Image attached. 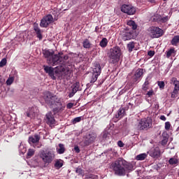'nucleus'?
<instances>
[{"mask_svg": "<svg viewBox=\"0 0 179 179\" xmlns=\"http://www.w3.org/2000/svg\"><path fill=\"white\" fill-rule=\"evenodd\" d=\"M110 169L113 171L115 176L125 177L128 173L134 171V165L122 157H119L111 162Z\"/></svg>", "mask_w": 179, "mask_h": 179, "instance_id": "f257e3e1", "label": "nucleus"}, {"mask_svg": "<svg viewBox=\"0 0 179 179\" xmlns=\"http://www.w3.org/2000/svg\"><path fill=\"white\" fill-rule=\"evenodd\" d=\"M43 57L46 59L47 64L52 65V66H57L59 65L61 68L66 66L68 64V59H69V55H64L63 53H59L55 55L53 50H45L43 51Z\"/></svg>", "mask_w": 179, "mask_h": 179, "instance_id": "f03ea898", "label": "nucleus"}, {"mask_svg": "<svg viewBox=\"0 0 179 179\" xmlns=\"http://www.w3.org/2000/svg\"><path fill=\"white\" fill-rule=\"evenodd\" d=\"M43 99L46 104L53 108L54 114L62 113L65 110V105L62 104L61 99L52 94L50 91L43 92Z\"/></svg>", "mask_w": 179, "mask_h": 179, "instance_id": "7ed1b4c3", "label": "nucleus"}, {"mask_svg": "<svg viewBox=\"0 0 179 179\" xmlns=\"http://www.w3.org/2000/svg\"><path fill=\"white\" fill-rule=\"evenodd\" d=\"M122 55V51L120 46H115L110 50L109 56L110 64H117Z\"/></svg>", "mask_w": 179, "mask_h": 179, "instance_id": "20e7f679", "label": "nucleus"}, {"mask_svg": "<svg viewBox=\"0 0 179 179\" xmlns=\"http://www.w3.org/2000/svg\"><path fill=\"white\" fill-rule=\"evenodd\" d=\"M40 157L45 164H50L55 159V154L52 151L43 150L40 154Z\"/></svg>", "mask_w": 179, "mask_h": 179, "instance_id": "39448f33", "label": "nucleus"}, {"mask_svg": "<svg viewBox=\"0 0 179 179\" xmlns=\"http://www.w3.org/2000/svg\"><path fill=\"white\" fill-rule=\"evenodd\" d=\"M148 31L151 38H159V37H162L164 34V31L159 27H150L148 28Z\"/></svg>", "mask_w": 179, "mask_h": 179, "instance_id": "423d86ee", "label": "nucleus"}, {"mask_svg": "<svg viewBox=\"0 0 179 179\" xmlns=\"http://www.w3.org/2000/svg\"><path fill=\"white\" fill-rule=\"evenodd\" d=\"M150 127H152V121L148 119H141L135 125V128L137 131H144V129L148 130Z\"/></svg>", "mask_w": 179, "mask_h": 179, "instance_id": "0eeeda50", "label": "nucleus"}, {"mask_svg": "<svg viewBox=\"0 0 179 179\" xmlns=\"http://www.w3.org/2000/svg\"><path fill=\"white\" fill-rule=\"evenodd\" d=\"M120 10L123 13H126L129 16L135 15L136 13V8L131 4H123L120 7Z\"/></svg>", "mask_w": 179, "mask_h": 179, "instance_id": "6e6552de", "label": "nucleus"}, {"mask_svg": "<svg viewBox=\"0 0 179 179\" xmlns=\"http://www.w3.org/2000/svg\"><path fill=\"white\" fill-rule=\"evenodd\" d=\"M97 138V134L94 132L90 133L87 136H85V138L84 140V146H90L92 143H94L96 139Z\"/></svg>", "mask_w": 179, "mask_h": 179, "instance_id": "1a4fd4ad", "label": "nucleus"}, {"mask_svg": "<svg viewBox=\"0 0 179 179\" xmlns=\"http://www.w3.org/2000/svg\"><path fill=\"white\" fill-rule=\"evenodd\" d=\"M171 84L174 85V90L171 94V97L172 99H176L177 94H178L179 91V81L177 80V78L173 77L171 79Z\"/></svg>", "mask_w": 179, "mask_h": 179, "instance_id": "9d476101", "label": "nucleus"}, {"mask_svg": "<svg viewBox=\"0 0 179 179\" xmlns=\"http://www.w3.org/2000/svg\"><path fill=\"white\" fill-rule=\"evenodd\" d=\"M171 84L174 85V90L171 94V97L172 99H176L177 94H178L179 91V81L177 80V78L173 77L171 79Z\"/></svg>", "mask_w": 179, "mask_h": 179, "instance_id": "9b49d317", "label": "nucleus"}, {"mask_svg": "<svg viewBox=\"0 0 179 179\" xmlns=\"http://www.w3.org/2000/svg\"><path fill=\"white\" fill-rule=\"evenodd\" d=\"M54 20V18L52 17V15H48L43 17V19L41 21L40 26L41 27H45L47 28L51 23H52Z\"/></svg>", "mask_w": 179, "mask_h": 179, "instance_id": "f8f14e48", "label": "nucleus"}, {"mask_svg": "<svg viewBox=\"0 0 179 179\" xmlns=\"http://www.w3.org/2000/svg\"><path fill=\"white\" fill-rule=\"evenodd\" d=\"M45 122L48 125H54L55 124V117L52 112H48L45 115Z\"/></svg>", "mask_w": 179, "mask_h": 179, "instance_id": "ddd939ff", "label": "nucleus"}, {"mask_svg": "<svg viewBox=\"0 0 179 179\" xmlns=\"http://www.w3.org/2000/svg\"><path fill=\"white\" fill-rule=\"evenodd\" d=\"M72 90L71 92L69 94V97H73V96H75V94H76L79 88L80 87V83H79V82H76L72 86Z\"/></svg>", "mask_w": 179, "mask_h": 179, "instance_id": "4468645a", "label": "nucleus"}, {"mask_svg": "<svg viewBox=\"0 0 179 179\" xmlns=\"http://www.w3.org/2000/svg\"><path fill=\"white\" fill-rule=\"evenodd\" d=\"M150 156L154 159H159L160 157V148L156 147L150 150Z\"/></svg>", "mask_w": 179, "mask_h": 179, "instance_id": "2eb2a0df", "label": "nucleus"}, {"mask_svg": "<svg viewBox=\"0 0 179 179\" xmlns=\"http://www.w3.org/2000/svg\"><path fill=\"white\" fill-rule=\"evenodd\" d=\"M43 68L45 73H48L49 76H50L53 80H55V76H54V68L45 65L43 66Z\"/></svg>", "mask_w": 179, "mask_h": 179, "instance_id": "dca6fc26", "label": "nucleus"}, {"mask_svg": "<svg viewBox=\"0 0 179 179\" xmlns=\"http://www.w3.org/2000/svg\"><path fill=\"white\" fill-rule=\"evenodd\" d=\"M28 142L29 145L38 143V142H40V136L38 134H35L34 136H29Z\"/></svg>", "mask_w": 179, "mask_h": 179, "instance_id": "f3484780", "label": "nucleus"}, {"mask_svg": "<svg viewBox=\"0 0 179 179\" xmlns=\"http://www.w3.org/2000/svg\"><path fill=\"white\" fill-rule=\"evenodd\" d=\"M34 30L37 35V38L39 40H43V34H41V29L38 27V24L35 22L34 23Z\"/></svg>", "mask_w": 179, "mask_h": 179, "instance_id": "a211bd4d", "label": "nucleus"}, {"mask_svg": "<svg viewBox=\"0 0 179 179\" xmlns=\"http://www.w3.org/2000/svg\"><path fill=\"white\" fill-rule=\"evenodd\" d=\"M143 76V69H138L134 73V80L138 82Z\"/></svg>", "mask_w": 179, "mask_h": 179, "instance_id": "6ab92c4d", "label": "nucleus"}, {"mask_svg": "<svg viewBox=\"0 0 179 179\" xmlns=\"http://www.w3.org/2000/svg\"><path fill=\"white\" fill-rule=\"evenodd\" d=\"M122 38L123 41H127L128 40H132L134 38V34L132 32H125L122 34Z\"/></svg>", "mask_w": 179, "mask_h": 179, "instance_id": "aec40b11", "label": "nucleus"}, {"mask_svg": "<svg viewBox=\"0 0 179 179\" xmlns=\"http://www.w3.org/2000/svg\"><path fill=\"white\" fill-rule=\"evenodd\" d=\"M36 107H31L29 108V111L26 113L27 117H29V118H34L36 117Z\"/></svg>", "mask_w": 179, "mask_h": 179, "instance_id": "412c9836", "label": "nucleus"}, {"mask_svg": "<svg viewBox=\"0 0 179 179\" xmlns=\"http://www.w3.org/2000/svg\"><path fill=\"white\" fill-rule=\"evenodd\" d=\"M101 73V66L99 64H96L95 65V68L93 69V75H95L96 76H100Z\"/></svg>", "mask_w": 179, "mask_h": 179, "instance_id": "4be33fe9", "label": "nucleus"}, {"mask_svg": "<svg viewBox=\"0 0 179 179\" xmlns=\"http://www.w3.org/2000/svg\"><path fill=\"white\" fill-rule=\"evenodd\" d=\"M125 115V108L120 107L118 110L117 114L115 115V118H122Z\"/></svg>", "mask_w": 179, "mask_h": 179, "instance_id": "5701e85b", "label": "nucleus"}, {"mask_svg": "<svg viewBox=\"0 0 179 179\" xmlns=\"http://www.w3.org/2000/svg\"><path fill=\"white\" fill-rule=\"evenodd\" d=\"M54 166L57 170H59L64 166V160L61 159H56Z\"/></svg>", "mask_w": 179, "mask_h": 179, "instance_id": "b1692460", "label": "nucleus"}, {"mask_svg": "<svg viewBox=\"0 0 179 179\" xmlns=\"http://www.w3.org/2000/svg\"><path fill=\"white\" fill-rule=\"evenodd\" d=\"M169 163L171 166H177L178 164V157H173L169 159Z\"/></svg>", "mask_w": 179, "mask_h": 179, "instance_id": "393cba45", "label": "nucleus"}, {"mask_svg": "<svg viewBox=\"0 0 179 179\" xmlns=\"http://www.w3.org/2000/svg\"><path fill=\"white\" fill-rule=\"evenodd\" d=\"M59 155H64L65 153V145L62 143L59 144V148L56 149Z\"/></svg>", "mask_w": 179, "mask_h": 179, "instance_id": "a878e982", "label": "nucleus"}, {"mask_svg": "<svg viewBox=\"0 0 179 179\" xmlns=\"http://www.w3.org/2000/svg\"><path fill=\"white\" fill-rule=\"evenodd\" d=\"M127 48L129 52H132V51H134V50H135V42L131 41V42H129V43H127Z\"/></svg>", "mask_w": 179, "mask_h": 179, "instance_id": "bb28decb", "label": "nucleus"}, {"mask_svg": "<svg viewBox=\"0 0 179 179\" xmlns=\"http://www.w3.org/2000/svg\"><path fill=\"white\" fill-rule=\"evenodd\" d=\"M127 25L131 27L133 30H136L138 29V25L134 20H129L127 22Z\"/></svg>", "mask_w": 179, "mask_h": 179, "instance_id": "cd10ccee", "label": "nucleus"}, {"mask_svg": "<svg viewBox=\"0 0 179 179\" xmlns=\"http://www.w3.org/2000/svg\"><path fill=\"white\" fill-rule=\"evenodd\" d=\"M107 44H108V40H107V38H103L99 43V45L102 48H106V47H107Z\"/></svg>", "mask_w": 179, "mask_h": 179, "instance_id": "c85d7f7f", "label": "nucleus"}, {"mask_svg": "<svg viewBox=\"0 0 179 179\" xmlns=\"http://www.w3.org/2000/svg\"><path fill=\"white\" fill-rule=\"evenodd\" d=\"M83 46L84 48L89 49L92 47V43H90V41H89V39L86 38L83 42Z\"/></svg>", "mask_w": 179, "mask_h": 179, "instance_id": "c756f323", "label": "nucleus"}, {"mask_svg": "<svg viewBox=\"0 0 179 179\" xmlns=\"http://www.w3.org/2000/svg\"><path fill=\"white\" fill-rule=\"evenodd\" d=\"M171 45H177V43H179V36H175L171 40Z\"/></svg>", "mask_w": 179, "mask_h": 179, "instance_id": "7c9ffc66", "label": "nucleus"}, {"mask_svg": "<svg viewBox=\"0 0 179 179\" xmlns=\"http://www.w3.org/2000/svg\"><path fill=\"white\" fill-rule=\"evenodd\" d=\"M147 156L148 155L146 154L143 153V154H140V155H137L136 159V160L142 161V160H145L146 159Z\"/></svg>", "mask_w": 179, "mask_h": 179, "instance_id": "2f4dec72", "label": "nucleus"}, {"mask_svg": "<svg viewBox=\"0 0 179 179\" xmlns=\"http://www.w3.org/2000/svg\"><path fill=\"white\" fill-rule=\"evenodd\" d=\"M162 17V15H159V14H155L153 17H152V21L153 22H157V23L160 22V19Z\"/></svg>", "mask_w": 179, "mask_h": 179, "instance_id": "473e14b6", "label": "nucleus"}, {"mask_svg": "<svg viewBox=\"0 0 179 179\" xmlns=\"http://www.w3.org/2000/svg\"><path fill=\"white\" fill-rule=\"evenodd\" d=\"M162 145L164 146V145H167V142H169V137L164 136V134H162Z\"/></svg>", "mask_w": 179, "mask_h": 179, "instance_id": "72a5a7b5", "label": "nucleus"}, {"mask_svg": "<svg viewBox=\"0 0 179 179\" xmlns=\"http://www.w3.org/2000/svg\"><path fill=\"white\" fill-rule=\"evenodd\" d=\"M174 52H176L174 48H171L169 50L166 52V58H170V57H171V55H173Z\"/></svg>", "mask_w": 179, "mask_h": 179, "instance_id": "f704fd0d", "label": "nucleus"}, {"mask_svg": "<svg viewBox=\"0 0 179 179\" xmlns=\"http://www.w3.org/2000/svg\"><path fill=\"white\" fill-rule=\"evenodd\" d=\"M148 86H149V81L145 80L143 85L142 90H144V92H146V90H148V89H149Z\"/></svg>", "mask_w": 179, "mask_h": 179, "instance_id": "c9c22d12", "label": "nucleus"}, {"mask_svg": "<svg viewBox=\"0 0 179 179\" xmlns=\"http://www.w3.org/2000/svg\"><path fill=\"white\" fill-rule=\"evenodd\" d=\"M34 156V150L29 149L27 152V157L28 159H30V157Z\"/></svg>", "mask_w": 179, "mask_h": 179, "instance_id": "e433bc0d", "label": "nucleus"}, {"mask_svg": "<svg viewBox=\"0 0 179 179\" xmlns=\"http://www.w3.org/2000/svg\"><path fill=\"white\" fill-rule=\"evenodd\" d=\"M14 80H15V78H13V77L8 78V80H6V85L8 86H10V85L13 83Z\"/></svg>", "mask_w": 179, "mask_h": 179, "instance_id": "4c0bfd02", "label": "nucleus"}, {"mask_svg": "<svg viewBox=\"0 0 179 179\" xmlns=\"http://www.w3.org/2000/svg\"><path fill=\"white\" fill-rule=\"evenodd\" d=\"M98 78H99V76H96V74H92V77L90 80V83H94V82L97 81Z\"/></svg>", "mask_w": 179, "mask_h": 179, "instance_id": "58836bf2", "label": "nucleus"}, {"mask_svg": "<svg viewBox=\"0 0 179 179\" xmlns=\"http://www.w3.org/2000/svg\"><path fill=\"white\" fill-rule=\"evenodd\" d=\"M80 121H82V117H77L72 120L71 122H73V124H77V122H80Z\"/></svg>", "mask_w": 179, "mask_h": 179, "instance_id": "ea45409f", "label": "nucleus"}, {"mask_svg": "<svg viewBox=\"0 0 179 179\" xmlns=\"http://www.w3.org/2000/svg\"><path fill=\"white\" fill-rule=\"evenodd\" d=\"M7 60L6 58H3L0 62V68H3L6 65Z\"/></svg>", "mask_w": 179, "mask_h": 179, "instance_id": "a19ab883", "label": "nucleus"}, {"mask_svg": "<svg viewBox=\"0 0 179 179\" xmlns=\"http://www.w3.org/2000/svg\"><path fill=\"white\" fill-rule=\"evenodd\" d=\"M171 127V124L170 122H165V129L166 131H170V128Z\"/></svg>", "mask_w": 179, "mask_h": 179, "instance_id": "79ce46f5", "label": "nucleus"}, {"mask_svg": "<svg viewBox=\"0 0 179 179\" xmlns=\"http://www.w3.org/2000/svg\"><path fill=\"white\" fill-rule=\"evenodd\" d=\"M169 21V17L168 16H166V17H163L160 18V21L161 23H166V22H168Z\"/></svg>", "mask_w": 179, "mask_h": 179, "instance_id": "37998d69", "label": "nucleus"}, {"mask_svg": "<svg viewBox=\"0 0 179 179\" xmlns=\"http://www.w3.org/2000/svg\"><path fill=\"white\" fill-rule=\"evenodd\" d=\"M157 85L159 89H164L165 84L163 81H158Z\"/></svg>", "mask_w": 179, "mask_h": 179, "instance_id": "c03bdc74", "label": "nucleus"}, {"mask_svg": "<svg viewBox=\"0 0 179 179\" xmlns=\"http://www.w3.org/2000/svg\"><path fill=\"white\" fill-rule=\"evenodd\" d=\"M76 173L78 174L79 176L83 174V169L81 168H77L76 170Z\"/></svg>", "mask_w": 179, "mask_h": 179, "instance_id": "a18cd8bd", "label": "nucleus"}, {"mask_svg": "<svg viewBox=\"0 0 179 179\" xmlns=\"http://www.w3.org/2000/svg\"><path fill=\"white\" fill-rule=\"evenodd\" d=\"M153 94H155L153 90H150V91H148L147 92L146 96H148V97H152V96H153Z\"/></svg>", "mask_w": 179, "mask_h": 179, "instance_id": "49530a36", "label": "nucleus"}, {"mask_svg": "<svg viewBox=\"0 0 179 179\" xmlns=\"http://www.w3.org/2000/svg\"><path fill=\"white\" fill-rule=\"evenodd\" d=\"M87 178L96 179L97 178V176L94 174H89L88 176H87Z\"/></svg>", "mask_w": 179, "mask_h": 179, "instance_id": "de8ad7c7", "label": "nucleus"}, {"mask_svg": "<svg viewBox=\"0 0 179 179\" xmlns=\"http://www.w3.org/2000/svg\"><path fill=\"white\" fill-rule=\"evenodd\" d=\"M74 151L76 152V153H80V148H79V146L76 145L74 147Z\"/></svg>", "mask_w": 179, "mask_h": 179, "instance_id": "09e8293b", "label": "nucleus"}, {"mask_svg": "<svg viewBox=\"0 0 179 179\" xmlns=\"http://www.w3.org/2000/svg\"><path fill=\"white\" fill-rule=\"evenodd\" d=\"M117 146H119V148H124V144L122 141H119L117 142Z\"/></svg>", "mask_w": 179, "mask_h": 179, "instance_id": "8fccbe9b", "label": "nucleus"}, {"mask_svg": "<svg viewBox=\"0 0 179 179\" xmlns=\"http://www.w3.org/2000/svg\"><path fill=\"white\" fill-rule=\"evenodd\" d=\"M148 55L150 57H153L155 55V51L153 50L148 51Z\"/></svg>", "mask_w": 179, "mask_h": 179, "instance_id": "3c124183", "label": "nucleus"}, {"mask_svg": "<svg viewBox=\"0 0 179 179\" xmlns=\"http://www.w3.org/2000/svg\"><path fill=\"white\" fill-rule=\"evenodd\" d=\"M72 107H73V103H67V105H66L67 108L71 109V108H72Z\"/></svg>", "mask_w": 179, "mask_h": 179, "instance_id": "603ef678", "label": "nucleus"}, {"mask_svg": "<svg viewBox=\"0 0 179 179\" xmlns=\"http://www.w3.org/2000/svg\"><path fill=\"white\" fill-rule=\"evenodd\" d=\"M107 136H108V134H107V132H105L103 133L102 138L103 139H107Z\"/></svg>", "mask_w": 179, "mask_h": 179, "instance_id": "864d4df0", "label": "nucleus"}, {"mask_svg": "<svg viewBox=\"0 0 179 179\" xmlns=\"http://www.w3.org/2000/svg\"><path fill=\"white\" fill-rule=\"evenodd\" d=\"M159 119L162 120V121H166V120H167L164 115H161Z\"/></svg>", "mask_w": 179, "mask_h": 179, "instance_id": "5fc2aeb1", "label": "nucleus"}, {"mask_svg": "<svg viewBox=\"0 0 179 179\" xmlns=\"http://www.w3.org/2000/svg\"><path fill=\"white\" fill-rule=\"evenodd\" d=\"M5 82V79L2 78V76H0V85Z\"/></svg>", "mask_w": 179, "mask_h": 179, "instance_id": "6e6d98bb", "label": "nucleus"}, {"mask_svg": "<svg viewBox=\"0 0 179 179\" xmlns=\"http://www.w3.org/2000/svg\"><path fill=\"white\" fill-rule=\"evenodd\" d=\"M155 1L156 0H149V2H150L151 3H154Z\"/></svg>", "mask_w": 179, "mask_h": 179, "instance_id": "4d7b16f0", "label": "nucleus"}, {"mask_svg": "<svg viewBox=\"0 0 179 179\" xmlns=\"http://www.w3.org/2000/svg\"><path fill=\"white\" fill-rule=\"evenodd\" d=\"M98 29H99V27H95V31H96V33H97Z\"/></svg>", "mask_w": 179, "mask_h": 179, "instance_id": "13d9d810", "label": "nucleus"}, {"mask_svg": "<svg viewBox=\"0 0 179 179\" xmlns=\"http://www.w3.org/2000/svg\"><path fill=\"white\" fill-rule=\"evenodd\" d=\"M62 71L64 72V71H65V69L62 68Z\"/></svg>", "mask_w": 179, "mask_h": 179, "instance_id": "bf43d9fd", "label": "nucleus"}, {"mask_svg": "<svg viewBox=\"0 0 179 179\" xmlns=\"http://www.w3.org/2000/svg\"><path fill=\"white\" fill-rule=\"evenodd\" d=\"M129 105H131V103H129Z\"/></svg>", "mask_w": 179, "mask_h": 179, "instance_id": "052dcab7", "label": "nucleus"}, {"mask_svg": "<svg viewBox=\"0 0 179 179\" xmlns=\"http://www.w3.org/2000/svg\"><path fill=\"white\" fill-rule=\"evenodd\" d=\"M164 1H166V0H164Z\"/></svg>", "mask_w": 179, "mask_h": 179, "instance_id": "680f3d73", "label": "nucleus"}]
</instances>
